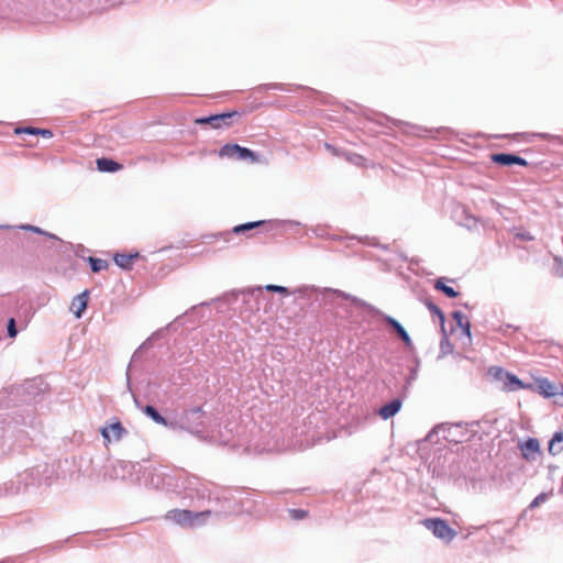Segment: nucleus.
Wrapping results in <instances>:
<instances>
[{
  "label": "nucleus",
  "instance_id": "1",
  "mask_svg": "<svg viewBox=\"0 0 563 563\" xmlns=\"http://www.w3.org/2000/svg\"><path fill=\"white\" fill-rule=\"evenodd\" d=\"M322 294H332L335 297L351 300L353 302V305H355L356 307L364 308V309L368 310L369 312L382 317L383 320L388 325H390L394 329V331L397 333V335L404 341L405 345L411 346L412 342H411L409 334L407 333L405 328L395 318L385 314L384 312H382L374 306L369 305L368 302L362 300L361 298L352 296L351 294L344 292L342 290L333 289V288H324V289H322Z\"/></svg>",
  "mask_w": 563,
  "mask_h": 563
},
{
  "label": "nucleus",
  "instance_id": "2",
  "mask_svg": "<svg viewBox=\"0 0 563 563\" xmlns=\"http://www.w3.org/2000/svg\"><path fill=\"white\" fill-rule=\"evenodd\" d=\"M438 435H441L448 442L461 443L464 441L465 431L461 423H440L427 434L426 440L437 443Z\"/></svg>",
  "mask_w": 563,
  "mask_h": 563
},
{
  "label": "nucleus",
  "instance_id": "3",
  "mask_svg": "<svg viewBox=\"0 0 563 563\" xmlns=\"http://www.w3.org/2000/svg\"><path fill=\"white\" fill-rule=\"evenodd\" d=\"M493 380L500 383L501 388L507 391H515L519 389L530 388L526 383L520 380L516 375L506 372L503 367L490 366L487 371Z\"/></svg>",
  "mask_w": 563,
  "mask_h": 563
},
{
  "label": "nucleus",
  "instance_id": "4",
  "mask_svg": "<svg viewBox=\"0 0 563 563\" xmlns=\"http://www.w3.org/2000/svg\"><path fill=\"white\" fill-rule=\"evenodd\" d=\"M210 515V510L192 512L190 510L173 509L166 514V519L172 520L181 527H196L201 525L205 518Z\"/></svg>",
  "mask_w": 563,
  "mask_h": 563
},
{
  "label": "nucleus",
  "instance_id": "5",
  "mask_svg": "<svg viewBox=\"0 0 563 563\" xmlns=\"http://www.w3.org/2000/svg\"><path fill=\"white\" fill-rule=\"evenodd\" d=\"M422 525L433 533L434 537L449 543L456 536V531L440 518H429L422 521Z\"/></svg>",
  "mask_w": 563,
  "mask_h": 563
},
{
  "label": "nucleus",
  "instance_id": "6",
  "mask_svg": "<svg viewBox=\"0 0 563 563\" xmlns=\"http://www.w3.org/2000/svg\"><path fill=\"white\" fill-rule=\"evenodd\" d=\"M174 490L184 492L189 498H195L196 490H199L200 478L189 476L187 474H179L175 476Z\"/></svg>",
  "mask_w": 563,
  "mask_h": 563
},
{
  "label": "nucleus",
  "instance_id": "7",
  "mask_svg": "<svg viewBox=\"0 0 563 563\" xmlns=\"http://www.w3.org/2000/svg\"><path fill=\"white\" fill-rule=\"evenodd\" d=\"M219 155L221 157L236 158L239 161L250 159L251 162H257V156L253 151L238 144H225L220 148Z\"/></svg>",
  "mask_w": 563,
  "mask_h": 563
},
{
  "label": "nucleus",
  "instance_id": "8",
  "mask_svg": "<svg viewBox=\"0 0 563 563\" xmlns=\"http://www.w3.org/2000/svg\"><path fill=\"white\" fill-rule=\"evenodd\" d=\"M519 449L525 460L534 462L541 455L540 443L536 438H529L519 444Z\"/></svg>",
  "mask_w": 563,
  "mask_h": 563
},
{
  "label": "nucleus",
  "instance_id": "9",
  "mask_svg": "<svg viewBox=\"0 0 563 563\" xmlns=\"http://www.w3.org/2000/svg\"><path fill=\"white\" fill-rule=\"evenodd\" d=\"M126 430L122 426V423L118 420L104 426L101 429V435L107 442L111 441H120L124 434H126Z\"/></svg>",
  "mask_w": 563,
  "mask_h": 563
},
{
  "label": "nucleus",
  "instance_id": "10",
  "mask_svg": "<svg viewBox=\"0 0 563 563\" xmlns=\"http://www.w3.org/2000/svg\"><path fill=\"white\" fill-rule=\"evenodd\" d=\"M235 114L232 113H220L210 117H203L196 120L197 124H210L213 129H219L222 125H228L229 120Z\"/></svg>",
  "mask_w": 563,
  "mask_h": 563
},
{
  "label": "nucleus",
  "instance_id": "11",
  "mask_svg": "<svg viewBox=\"0 0 563 563\" xmlns=\"http://www.w3.org/2000/svg\"><path fill=\"white\" fill-rule=\"evenodd\" d=\"M530 386L529 389L538 391L540 395L544 396L545 398L553 397L558 395V386L553 385L549 379L541 378L538 379L534 385L527 384Z\"/></svg>",
  "mask_w": 563,
  "mask_h": 563
},
{
  "label": "nucleus",
  "instance_id": "12",
  "mask_svg": "<svg viewBox=\"0 0 563 563\" xmlns=\"http://www.w3.org/2000/svg\"><path fill=\"white\" fill-rule=\"evenodd\" d=\"M492 161L494 163H497V164H500V165H504V166H510V165H514V164H517V165H521V166H527L528 165V162L518 156V155H515V154H508V153H498V154H493L492 155Z\"/></svg>",
  "mask_w": 563,
  "mask_h": 563
},
{
  "label": "nucleus",
  "instance_id": "13",
  "mask_svg": "<svg viewBox=\"0 0 563 563\" xmlns=\"http://www.w3.org/2000/svg\"><path fill=\"white\" fill-rule=\"evenodd\" d=\"M175 476L164 475L161 471H155L152 474L150 484L156 488L166 487L168 489L174 488Z\"/></svg>",
  "mask_w": 563,
  "mask_h": 563
},
{
  "label": "nucleus",
  "instance_id": "14",
  "mask_svg": "<svg viewBox=\"0 0 563 563\" xmlns=\"http://www.w3.org/2000/svg\"><path fill=\"white\" fill-rule=\"evenodd\" d=\"M88 298L89 291L85 290L73 299L70 305V311L76 316V318H80L82 312L86 310Z\"/></svg>",
  "mask_w": 563,
  "mask_h": 563
},
{
  "label": "nucleus",
  "instance_id": "15",
  "mask_svg": "<svg viewBox=\"0 0 563 563\" xmlns=\"http://www.w3.org/2000/svg\"><path fill=\"white\" fill-rule=\"evenodd\" d=\"M136 406L142 409V411L150 417L154 422L157 424H162L167 428H174L175 423L169 422L167 419H165L157 410L151 405H146L144 407H141L140 404L136 401Z\"/></svg>",
  "mask_w": 563,
  "mask_h": 563
},
{
  "label": "nucleus",
  "instance_id": "16",
  "mask_svg": "<svg viewBox=\"0 0 563 563\" xmlns=\"http://www.w3.org/2000/svg\"><path fill=\"white\" fill-rule=\"evenodd\" d=\"M401 406H402L401 399L395 398L391 401H389L388 404L382 406L378 410V415L384 420H387V419L394 417L401 409Z\"/></svg>",
  "mask_w": 563,
  "mask_h": 563
},
{
  "label": "nucleus",
  "instance_id": "17",
  "mask_svg": "<svg viewBox=\"0 0 563 563\" xmlns=\"http://www.w3.org/2000/svg\"><path fill=\"white\" fill-rule=\"evenodd\" d=\"M97 167L104 173H115L122 168L119 163L106 157L97 159Z\"/></svg>",
  "mask_w": 563,
  "mask_h": 563
},
{
  "label": "nucleus",
  "instance_id": "18",
  "mask_svg": "<svg viewBox=\"0 0 563 563\" xmlns=\"http://www.w3.org/2000/svg\"><path fill=\"white\" fill-rule=\"evenodd\" d=\"M15 134H30V135H42L43 137L51 139L53 136V132L47 129H38L33 126L26 128H16L14 130Z\"/></svg>",
  "mask_w": 563,
  "mask_h": 563
},
{
  "label": "nucleus",
  "instance_id": "19",
  "mask_svg": "<svg viewBox=\"0 0 563 563\" xmlns=\"http://www.w3.org/2000/svg\"><path fill=\"white\" fill-rule=\"evenodd\" d=\"M563 451V432H555L549 442V453L552 455L560 454Z\"/></svg>",
  "mask_w": 563,
  "mask_h": 563
},
{
  "label": "nucleus",
  "instance_id": "20",
  "mask_svg": "<svg viewBox=\"0 0 563 563\" xmlns=\"http://www.w3.org/2000/svg\"><path fill=\"white\" fill-rule=\"evenodd\" d=\"M139 257V254H115L114 262L115 264L123 268V269H130L132 266V262L134 258Z\"/></svg>",
  "mask_w": 563,
  "mask_h": 563
},
{
  "label": "nucleus",
  "instance_id": "21",
  "mask_svg": "<svg viewBox=\"0 0 563 563\" xmlns=\"http://www.w3.org/2000/svg\"><path fill=\"white\" fill-rule=\"evenodd\" d=\"M452 316H453V319L456 321V324L463 329V332L467 336H471V324H470L466 316L464 313H462L461 311H454Z\"/></svg>",
  "mask_w": 563,
  "mask_h": 563
},
{
  "label": "nucleus",
  "instance_id": "22",
  "mask_svg": "<svg viewBox=\"0 0 563 563\" xmlns=\"http://www.w3.org/2000/svg\"><path fill=\"white\" fill-rule=\"evenodd\" d=\"M418 371H419V362L417 361L416 365L410 367V371H409V374L408 376L406 377V380H405V385H404V388H402V393L406 395L408 393V390L410 389L412 383L417 379L418 377Z\"/></svg>",
  "mask_w": 563,
  "mask_h": 563
},
{
  "label": "nucleus",
  "instance_id": "23",
  "mask_svg": "<svg viewBox=\"0 0 563 563\" xmlns=\"http://www.w3.org/2000/svg\"><path fill=\"white\" fill-rule=\"evenodd\" d=\"M264 224V221H254V222H247L240 225L234 227L233 232L235 234L246 233L255 228H258Z\"/></svg>",
  "mask_w": 563,
  "mask_h": 563
},
{
  "label": "nucleus",
  "instance_id": "24",
  "mask_svg": "<svg viewBox=\"0 0 563 563\" xmlns=\"http://www.w3.org/2000/svg\"><path fill=\"white\" fill-rule=\"evenodd\" d=\"M20 229H22L24 231H31V232L44 235V236H46L48 239H52V240H55V241H59V239L55 234L46 232L43 229H41L38 227H35V225H32V224H22L20 227Z\"/></svg>",
  "mask_w": 563,
  "mask_h": 563
},
{
  "label": "nucleus",
  "instance_id": "25",
  "mask_svg": "<svg viewBox=\"0 0 563 563\" xmlns=\"http://www.w3.org/2000/svg\"><path fill=\"white\" fill-rule=\"evenodd\" d=\"M435 289L445 294L449 298L457 297L459 292L454 288L446 286L442 279H438L434 285Z\"/></svg>",
  "mask_w": 563,
  "mask_h": 563
},
{
  "label": "nucleus",
  "instance_id": "26",
  "mask_svg": "<svg viewBox=\"0 0 563 563\" xmlns=\"http://www.w3.org/2000/svg\"><path fill=\"white\" fill-rule=\"evenodd\" d=\"M88 260L90 263L91 271L93 273H99L108 267V263L104 260L95 257H89Z\"/></svg>",
  "mask_w": 563,
  "mask_h": 563
},
{
  "label": "nucleus",
  "instance_id": "27",
  "mask_svg": "<svg viewBox=\"0 0 563 563\" xmlns=\"http://www.w3.org/2000/svg\"><path fill=\"white\" fill-rule=\"evenodd\" d=\"M210 496H211V490H210L208 484L200 481L199 490H196L195 497H197L198 499H205V498H210Z\"/></svg>",
  "mask_w": 563,
  "mask_h": 563
},
{
  "label": "nucleus",
  "instance_id": "28",
  "mask_svg": "<svg viewBox=\"0 0 563 563\" xmlns=\"http://www.w3.org/2000/svg\"><path fill=\"white\" fill-rule=\"evenodd\" d=\"M440 350L441 351H440L439 357H442V356L449 354L452 351V345H451L449 339L445 335L441 339Z\"/></svg>",
  "mask_w": 563,
  "mask_h": 563
},
{
  "label": "nucleus",
  "instance_id": "29",
  "mask_svg": "<svg viewBox=\"0 0 563 563\" xmlns=\"http://www.w3.org/2000/svg\"><path fill=\"white\" fill-rule=\"evenodd\" d=\"M550 497V494L548 493H541L539 494L530 504V508L533 509V508H537L539 507L542 503L547 501Z\"/></svg>",
  "mask_w": 563,
  "mask_h": 563
},
{
  "label": "nucleus",
  "instance_id": "30",
  "mask_svg": "<svg viewBox=\"0 0 563 563\" xmlns=\"http://www.w3.org/2000/svg\"><path fill=\"white\" fill-rule=\"evenodd\" d=\"M316 290H317V288L314 286H301V287L296 288L292 291V294H298L300 297H306Z\"/></svg>",
  "mask_w": 563,
  "mask_h": 563
},
{
  "label": "nucleus",
  "instance_id": "31",
  "mask_svg": "<svg viewBox=\"0 0 563 563\" xmlns=\"http://www.w3.org/2000/svg\"><path fill=\"white\" fill-rule=\"evenodd\" d=\"M8 335L10 338H15L18 335V329L15 324V320L13 318L9 319L8 325H7Z\"/></svg>",
  "mask_w": 563,
  "mask_h": 563
},
{
  "label": "nucleus",
  "instance_id": "32",
  "mask_svg": "<svg viewBox=\"0 0 563 563\" xmlns=\"http://www.w3.org/2000/svg\"><path fill=\"white\" fill-rule=\"evenodd\" d=\"M554 263V274L556 276L563 277V260L555 257Z\"/></svg>",
  "mask_w": 563,
  "mask_h": 563
},
{
  "label": "nucleus",
  "instance_id": "33",
  "mask_svg": "<svg viewBox=\"0 0 563 563\" xmlns=\"http://www.w3.org/2000/svg\"><path fill=\"white\" fill-rule=\"evenodd\" d=\"M244 294L258 299L263 295V288L262 287L251 288V289L245 290Z\"/></svg>",
  "mask_w": 563,
  "mask_h": 563
},
{
  "label": "nucleus",
  "instance_id": "34",
  "mask_svg": "<svg viewBox=\"0 0 563 563\" xmlns=\"http://www.w3.org/2000/svg\"><path fill=\"white\" fill-rule=\"evenodd\" d=\"M428 308L432 313L437 314L441 321L444 320V314L438 306H435L433 303H429Z\"/></svg>",
  "mask_w": 563,
  "mask_h": 563
},
{
  "label": "nucleus",
  "instance_id": "35",
  "mask_svg": "<svg viewBox=\"0 0 563 563\" xmlns=\"http://www.w3.org/2000/svg\"><path fill=\"white\" fill-rule=\"evenodd\" d=\"M289 512L294 519H302L307 515V511L302 509H291Z\"/></svg>",
  "mask_w": 563,
  "mask_h": 563
},
{
  "label": "nucleus",
  "instance_id": "36",
  "mask_svg": "<svg viewBox=\"0 0 563 563\" xmlns=\"http://www.w3.org/2000/svg\"><path fill=\"white\" fill-rule=\"evenodd\" d=\"M517 236L525 241H531L533 240V236L528 232L518 233Z\"/></svg>",
  "mask_w": 563,
  "mask_h": 563
},
{
  "label": "nucleus",
  "instance_id": "37",
  "mask_svg": "<svg viewBox=\"0 0 563 563\" xmlns=\"http://www.w3.org/2000/svg\"><path fill=\"white\" fill-rule=\"evenodd\" d=\"M275 292H278V294H283V295H289L290 291L288 290L287 287H284V286H277L276 288V291Z\"/></svg>",
  "mask_w": 563,
  "mask_h": 563
},
{
  "label": "nucleus",
  "instance_id": "38",
  "mask_svg": "<svg viewBox=\"0 0 563 563\" xmlns=\"http://www.w3.org/2000/svg\"><path fill=\"white\" fill-rule=\"evenodd\" d=\"M277 286H278V285L269 284V285H266V286H265V289H266L267 291H273V292H275V291H276Z\"/></svg>",
  "mask_w": 563,
  "mask_h": 563
},
{
  "label": "nucleus",
  "instance_id": "39",
  "mask_svg": "<svg viewBox=\"0 0 563 563\" xmlns=\"http://www.w3.org/2000/svg\"><path fill=\"white\" fill-rule=\"evenodd\" d=\"M145 344H146V343H143V345H141V346L139 347V350H137L136 352H134V355H133L134 357L137 355L139 351L145 346Z\"/></svg>",
  "mask_w": 563,
  "mask_h": 563
},
{
  "label": "nucleus",
  "instance_id": "40",
  "mask_svg": "<svg viewBox=\"0 0 563 563\" xmlns=\"http://www.w3.org/2000/svg\"><path fill=\"white\" fill-rule=\"evenodd\" d=\"M194 412H199L200 411V408H196L192 410Z\"/></svg>",
  "mask_w": 563,
  "mask_h": 563
}]
</instances>
